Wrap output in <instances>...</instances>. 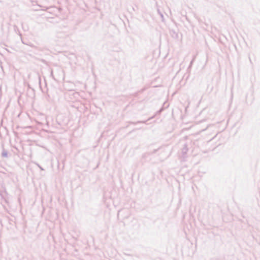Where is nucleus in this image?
<instances>
[{
  "label": "nucleus",
  "mask_w": 260,
  "mask_h": 260,
  "mask_svg": "<svg viewBox=\"0 0 260 260\" xmlns=\"http://www.w3.org/2000/svg\"><path fill=\"white\" fill-rule=\"evenodd\" d=\"M188 151V148L187 144H184L183 146V147L181 149V153L182 154V156L183 157H185V155L186 154L187 152Z\"/></svg>",
  "instance_id": "obj_1"
},
{
  "label": "nucleus",
  "mask_w": 260,
  "mask_h": 260,
  "mask_svg": "<svg viewBox=\"0 0 260 260\" xmlns=\"http://www.w3.org/2000/svg\"><path fill=\"white\" fill-rule=\"evenodd\" d=\"M2 156L3 157H8V153H7V151L6 150L3 149V152L2 153Z\"/></svg>",
  "instance_id": "obj_2"
},
{
  "label": "nucleus",
  "mask_w": 260,
  "mask_h": 260,
  "mask_svg": "<svg viewBox=\"0 0 260 260\" xmlns=\"http://www.w3.org/2000/svg\"><path fill=\"white\" fill-rule=\"evenodd\" d=\"M194 58H195V57H194V58L192 59V60L190 61V64H189V67H188L189 68H191V66H192V63H193V61H194Z\"/></svg>",
  "instance_id": "obj_3"
},
{
  "label": "nucleus",
  "mask_w": 260,
  "mask_h": 260,
  "mask_svg": "<svg viewBox=\"0 0 260 260\" xmlns=\"http://www.w3.org/2000/svg\"><path fill=\"white\" fill-rule=\"evenodd\" d=\"M37 165L40 168L41 170H44V169L39 164H37Z\"/></svg>",
  "instance_id": "obj_4"
},
{
  "label": "nucleus",
  "mask_w": 260,
  "mask_h": 260,
  "mask_svg": "<svg viewBox=\"0 0 260 260\" xmlns=\"http://www.w3.org/2000/svg\"><path fill=\"white\" fill-rule=\"evenodd\" d=\"M139 122H140V123H145V121H140Z\"/></svg>",
  "instance_id": "obj_5"
},
{
  "label": "nucleus",
  "mask_w": 260,
  "mask_h": 260,
  "mask_svg": "<svg viewBox=\"0 0 260 260\" xmlns=\"http://www.w3.org/2000/svg\"><path fill=\"white\" fill-rule=\"evenodd\" d=\"M160 14L161 17H163V15H162V14H161V13H160Z\"/></svg>",
  "instance_id": "obj_6"
}]
</instances>
